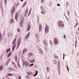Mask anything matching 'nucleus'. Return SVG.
<instances>
[{
    "label": "nucleus",
    "mask_w": 79,
    "mask_h": 79,
    "mask_svg": "<svg viewBox=\"0 0 79 79\" xmlns=\"http://www.w3.org/2000/svg\"><path fill=\"white\" fill-rule=\"evenodd\" d=\"M16 40V39H14V40H13L12 44H13V46L12 47V51L14 52V51L15 50V48L16 47V42H15Z\"/></svg>",
    "instance_id": "1"
},
{
    "label": "nucleus",
    "mask_w": 79,
    "mask_h": 79,
    "mask_svg": "<svg viewBox=\"0 0 79 79\" xmlns=\"http://www.w3.org/2000/svg\"><path fill=\"white\" fill-rule=\"evenodd\" d=\"M58 25L60 27H61V26H62V27H64V25L63 23V21H62L61 20L59 21L58 22Z\"/></svg>",
    "instance_id": "2"
},
{
    "label": "nucleus",
    "mask_w": 79,
    "mask_h": 79,
    "mask_svg": "<svg viewBox=\"0 0 79 79\" xmlns=\"http://www.w3.org/2000/svg\"><path fill=\"white\" fill-rule=\"evenodd\" d=\"M15 5H14V6L12 8H11V14H13L15 11Z\"/></svg>",
    "instance_id": "3"
},
{
    "label": "nucleus",
    "mask_w": 79,
    "mask_h": 79,
    "mask_svg": "<svg viewBox=\"0 0 79 79\" xmlns=\"http://www.w3.org/2000/svg\"><path fill=\"white\" fill-rule=\"evenodd\" d=\"M45 31L46 32H48L49 30V26H47L45 27Z\"/></svg>",
    "instance_id": "4"
},
{
    "label": "nucleus",
    "mask_w": 79,
    "mask_h": 79,
    "mask_svg": "<svg viewBox=\"0 0 79 79\" xmlns=\"http://www.w3.org/2000/svg\"><path fill=\"white\" fill-rule=\"evenodd\" d=\"M43 42L46 46H47L48 45V43L47 40H44V41H43Z\"/></svg>",
    "instance_id": "5"
},
{
    "label": "nucleus",
    "mask_w": 79,
    "mask_h": 79,
    "mask_svg": "<svg viewBox=\"0 0 79 79\" xmlns=\"http://www.w3.org/2000/svg\"><path fill=\"white\" fill-rule=\"evenodd\" d=\"M30 32H28V34H27V35H26V36L25 37V39H28V38H29V35H30Z\"/></svg>",
    "instance_id": "6"
},
{
    "label": "nucleus",
    "mask_w": 79,
    "mask_h": 79,
    "mask_svg": "<svg viewBox=\"0 0 79 79\" xmlns=\"http://www.w3.org/2000/svg\"><path fill=\"white\" fill-rule=\"evenodd\" d=\"M20 43H21V40H20V39H19V40H18V45L17 46V48L19 47Z\"/></svg>",
    "instance_id": "7"
},
{
    "label": "nucleus",
    "mask_w": 79,
    "mask_h": 79,
    "mask_svg": "<svg viewBox=\"0 0 79 79\" xmlns=\"http://www.w3.org/2000/svg\"><path fill=\"white\" fill-rule=\"evenodd\" d=\"M23 20H21V21H20V26L21 27H23Z\"/></svg>",
    "instance_id": "8"
},
{
    "label": "nucleus",
    "mask_w": 79,
    "mask_h": 79,
    "mask_svg": "<svg viewBox=\"0 0 79 79\" xmlns=\"http://www.w3.org/2000/svg\"><path fill=\"white\" fill-rule=\"evenodd\" d=\"M24 64L25 66H29L30 64L28 61H25Z\"/></svg>",
    "instance_id": "9"
},
{
    "label": "nucleus",
    "mask_w": 79,
    "mask_h": 79,
    "mask_svg": "<svg viewBox=\"0 0 79 79\" xmlns=\"http://www.w3.org/2000/svg\"><path fill=\"white\" fill-rule=\"evenodd\" d=\"M28 49L27 48H24L23 50V54H24L25 52H27Z\"/></svg>",
    "instance_id": "10"
},
{
    "label": "nucleus",
    "mask_w": 79,
    "mask_h": 79,
    "mask_svg": "<svg viewBox=\"0 0 79 79\" xmlns=\"http://www.w3.org/2000/svg\"><path fill=\"white\" fill-rule=\"evenodd\" d=\"M18 13H16L15 14V19L16 20H18Z\"/></svg>",
    "instance_id": "11"
},
{
    "label": "nucleus",
    "mask_w": 79,
    "mask_h": 79,
    "mask_svg": "<svg viewBox=\"0 0 79 79\" xmlns=\"http://www.w3.org/2000/svg\"><path fill=\"white\" fill-rule=\"evenodd\" d=\"M12 35V32H9V33L7 34L8 37H10Z\"/></svg>",
    "instance_id": "12"
},
{
    "label": "nucleus",
    "mask_w": 79,
    "mask_h": 79,
    "mask_svg": "<svg viewBox=\"0 0 79 79\" xmlns=\"http://www.w3.org/2000/svg\"><path fill=\"white\" fill-rule=\"evenodd\" d=\"M31 27L30 24H28V27L27 28V31H29L30 30V29H31Z\"/></svg>",
    "instance_id": "13"
},
{
    "label": "nucleus",
    "mask_w": 79,
    "mask_h": 79,
    "mask_svg": "<svg viewBox=\"0 0 79 79\" xmlns=\"http://www.w3.org/2000/svg\"><path fill=\"white\" fill-rule=\"evenodd\" d=\"M42 29V25H40L39 26V32H41Z\"/></svg>",
    "instance_id": "14"
},
{
    "label": "nucleus",
    "mask_w": 79,
    "mask_h": 79,
    "mask_svg": "<svg viewBox=\"0 0 79 79\" xmlns=\"http://www.w3.org/2000/svg\"><path fill=\"white\" fill-rule=\"evenodd\" d=\"M58 42V40H57V39H55L54 42H55V44H57Z\"/></svg>",
    "instance_id": "15"
},
{
    "label": "nucleus",
    "mask_w": 79,
    "mask_h": 79,
    "mask_svg": "<svg viewBox=\"0 0 79 79\" xmlns=\"http://www.w3.org/2000/svg\"><path fill=\"white\" fill-rule=\"evenodd\" d=\"M27 3V2H24L23 5H22V7H25V5H26Z\"/></svg>",
    "instance_id": "16"
},
{
    "label": "nucleus",
    "mask_w": 79,
    "mask_h": 79,
    "mask_svg": "<svg viewBox=\"0 0 79 79\" xmlns=\"http://www.w3.org/2000/svg\"><path fill=\"white\" fill-rule=\"evenodd\" d=\"M43 10V11H41V13L42 14H46V11L45 10Z\"/></svg>",
    "instance_id": "17"
},
{
    "label": "nucleus",
    "mask_w": 79,
    "mask_h": 79,
    "mask_svg": "<svg viewBox=\"0 0 79 79\" xmlns=\"http://www.w3.org/2000/svg\"><path fill=\"white\" fill-rule=\"evenodd\" d=\"M12 54V52H10L9 54H8V55H7V57H9L10 55H11V54Z\"/></svg>",
    "instance_id": "18"
},
{
    "label": "nucleus",
    "mask_w": 79,
    "mask_h": 79,
    "mask_svg": "<svg viewBox=\"0 0 79 79\" xmlns=\"http://www.w3.org/2000/svg\"><path fill=\"white\" fill-rule=\"evenodd\" d=\"M41 11H43L44 10V7L43 6H41Z\"/></svg>",
    "instance_id": "19"
},
{
    "label": "nucleus",
    "mask_w": 79,
    "mask_h": 79,
    "mask_svg": "<svg viewBox=\"0 0 79 79\" xmlns=\"http://www.w3.org/2000/svg\"><path fill=\"white\" fill-rule=\"evenodd\" d=\"M38 73V71L37 70L36 71L35 73V74H34V75H33V77H34V76H37V75Z\"/></svg>",
    "instance_id": "20"
},
{
    "label": "nucleus",
    "mask_w": 79,
    "mask_h": 79,
    "mask_svg": "<svg viewBox=\"0 0 79 79\" xmlns=\"http://www.w3.org/2000/svg\"><path fill=\"white\" fill-rule=\"evenodd\" d=\"M39 51L40 53H41V54H43V51L41 48L39 49Z\"/></svg>",
    "instance_id": "21"
},
{
    "label": "nucleus",
    "mask_w": 79,
    "mask_h": 79,
    "mask_svg": "<svg viewBox=\"0 0 79 79\" xmlns=\"http://www.w3.org/2000/svg\"><path fill=\"white\" fill-rule=\"evenodd\" d=\"M31 10H32V8H31H31L30 9V10H29V13L28 14V16L30 15V14H31Z\"/></svg>",
    "instance_id": "22"
},
{
    "label": "nucleus",
    "mask_w": 79,
    "mask_h": 79,
    "mask_svg": "<svg viewBox=\"0 0 79 79\" xmlns=\"http://www.w3.org/2000/svg\"><path fill=\"white\" fill-rule=\"evenodd\" d=\"M8 76H12V74H11V73H9L8 74H7V77H6V78H9Z\"/></svg>",
    "instance_id": "23"
},
{
    "label": "nucleus",
    "mask_w": 79,
    "mask_h": 79,
    "mask_svg": "<svg viewBox=\"0 0 79 79\" xmlns=\"http://www.w3.org/2000/svg\"><path fill=\"white\" fill-rule=\"evenodd\" d=\"M33 53H28V55L30 57H31V56L33 55Z\"/></svg>",
    "instance_id": "24"
},
{
    "label": "nucleus",
    "mask_w": 79,
    "mask_h": 79,
    "mask_svg": "<svg viewBox=\"0 0 79 79\" xmlns=\"http://www.w3.org/2000/svg\"><path fill=\"white\" fill-rule=\"evenodd\" d=\"M28 9L27 8V10H25V14H28Z\"/></svg>",
    "instance_id": "25"
},
{
    "label": "nucleus",
    "mask_w": 79,
    "mask_h": 79,
    "mask_svg": "<svg viewBox=\"0 0 79 79\" xmlns=\"http://www.w3.org/2000/svg\"><path fill=\"white\" fill-rule=\"evenodd\" d=\"M10 48H8V49H7V50H6V53H8L9 52H10Z\"/></svg>",
    "instance_id": "26"
},
{
    "label": "nucleus",
    "mask_w": 79,
    "mask_h": 79,
    "mask_svg": "<svg viewBox=\"0 0 79 79\" xmlns=\"http://www.w3.org/2000/svg\"><path fill=\"white\" fill-rule=\"evenodd\" d=\"M3 66H1L0 67V70H2L3 69Z\"/></svg>",
    "instance_id": "27"
},
{
    "label": "nucleus",
    "mask_w": 79,
    "mask_h": 79,
    "mask_svg": "<svg viewBox=\"0 0 79 79\" xmlns=\"http://www.w3.org/2000/svg\"><path fill=\"white\" fill-rule=\"evenodd\" d=\"M2 33H0V41L2 40Z\"/></svg>",
    "instance_id": "28"
},
{
    "label": "nucleus",
    "mask_w": 79,
    "mask_h": 79,
    "mask_svg": "<svg viewBox=\"0 0 79 79\" xmlns=\"http://www.w3.org/2000/svg\"><path fill=\"white\" fill-rule=\"evenodd\" d=\"M10 58H9V59H8L7 60V65H8V64H9V63L10 62Z\"/></svg>",
    "instance_id": "29"
},
{
    "label": "nucleus",
    "mask_w": 79,
    "mask_h": 79,
    "mask_svg": "<svg viewBox=\"0 0 79 79\" xmlns=\"http://www.w3.org/2000/svg\"><path fill=\"white\" fill-rule=\"evenodd\" d=\"M13 22H14V20H13V19H12L11 20H10V23H12Z\"/></svg>",
    "instance_id": "30"
},
{
    "label": "nucleus",
    "mask_w": 79,
    "mask_h": 79,
    "mask_svg": "<svg viewBox=\"0 0 79 79\" xmlns=\"http://www.w3.org/2000/svg\"><path fill=\"white\" fill-rule=\"evenodd\" d=\"M35 36L36 38H38V37H39V34H36L35 35Z\"/></svg>",
    "instance_id": "31"
},
{
    "label": "nucleus",
    "mask_w": 79,
    "mask_h": 79,
    "mask_svg": "<svg viewBox=\"0 0 79 79\" xmlns=\"http://www.w3.org/2000/svg\"><path fill=\"white\" fill-rule=\"evenodd\" d=\"M68 15L69 16L70 13V10H68L67 11Z\"/></svg>",
    "instance_id": "32"
},
{
    "label": "nucleus",
    "mask_w": 79,
    "mask_h": 79,
    "mask_svg": "<svg viewBox=\"0 0 79 79\" xmlns=\"http://www.w3.org/2000/svg\"><path fill=\"white\" fill-rule=\"evenodd\" d=\"M47 70L48 71H49V70H50V68L48 67H47Z\"/></svg>",
    "instance_id": "33"
},
{
    "label": "nucleus",
    "mask_w": 79,
    "mask_h": 79,
    "mask_svg": "<svg viewBox=\"0 0 79 79\" xmlns=\"http://www.w3.org/2000/svg\"><path fill=\"white\" fill-rule=\"evenodd\" d=\"M67 70H68V71H69V68L68 67V65H67Z\"/></svg>",
    "instance_id": "34"
},
{
    "label": "nucleus",
    "mask_w": 79,
    "mask_h": 79,
    "mask_svg": "<svg viewBox=\"0 0 79 79\" xmlns=\"http://www.w3.org/2000/svg\"><path fill=\"white\" fill-rule=\"evenodd\" d=\"M7 2V0H4V3L5 4H6Z\"/></svg>",
    "instance_id": "35"
},
{
    "label": "nucleus",
    "mask_w": 79,
    "mask_h": 79,
    "mask_svg": "<svg viewBox=\"0 0 79 79\" xmlns=\"http://www.w3.org/2000/svg\"><path fill=\"white\" fill-rule=\"evenodd\" d=\"M27 74L28 75H31V73L30 72H27Z\"/></svg>",
    "instance_id": "36"
},
{
    "label": "nucleus",
    "mask_w": 79,
    "mask_h": 79,
    "mask_svg": "<svg viewBox=\"0 0 79 79\" xmlns=\"http://www.w3.org/2000/svg\"><path fill=\"white\" fill-rule=\"evenodd\" d=\"M34 64H30V66H34Z\"/></svg>",
    "instance_id": "37"
},
{
    "label": "nucleus",
    "mask_w": 79,
    "mask_h": 79,
    "mask_svg": "<svg viewBox=\"0 0 79 79\" xmlns=\"http://www.w3.org/2000/svg\"><path fill=\"white\" fill-rule=\"evenodd\" d=\"M19 2H18L16 4V6L17 7H18V6H19Z\"/></svg>",
    "instance_id": "38"
},
{
    "label": "nucleus",
    "mask_w": 79,
    "mask_h": 79,
    "mask_svg": "<svg viewBox=\"0 0 79 79\" xmlns=\"http://www.w3.org/2000/svg\"><path fill=\"white\" fill-rule=\"evenodd\" d=\"M16 58H17V56H15V61H16Z\"/></svg>",
    "instance_id": "39"
},
{
    "label": "nucleus",
    "mask_w": 79,
    "mask_h": 79,
    "mask_svg": "<svg viewBox=\"0 0 79 79\" xmlns=\"http://www.w3.org/2000/svg\"><path fill=\"white\" fill-rule=\"evenodd\" d=\"M5 64H6V66H7V65H8L7 60V61L6 62V63H5Z\"/></svg>",
    "instance_id": "40"
},
{
    "label": "nucleus",
    "mask_w": 79,
    "mask_h": 79,
    "mask_svg": "<svg viewBox=\"0 0 79 79\" xmlns=\"http://www.w3.org/2000/svg\"><path fill=\"white\" fill-rule=\"evenodd\" d=\"M63 59L64 60V58L65 54H63Z\"/></svg>",
    "instance_id": "41"
},
{
    "label": "nucleus",
    "mask_w": 79,
    "mask_h": 79,
    "mask_svg": "<svg viewBox=\"0 0 79 79\" xmlns=\"http://www.w3.org/2000/svg\"><path fill=\"white\" fill-rule=\"evenodd\" d=\"M18 65L19 66V60L18 61Z\"/></svg>",
    "instance_id": "42"
},
{
    "label": "nucleus",
    "mask_w": 79,
    "mask_h": 79,
    "mask_svg": "<svg viewBox=\"0 0 79 79\" xmlns=\"http://www.w3.org/2000/svg\"><path fill=\"white\" fill-rule=\"evenodd\" d=\"M60 62V60H59L58 64V65H59V67Z\"/></svg>",
    "instance_id": "43"
},
{
    "label": "nucleus",
    "mask_w": 79,
    "mask_h": 79,
    "mask_svg": "<svg viewBox=\"0 0 79 79\" xmlns=\"http://www.w3.org/2000/svg\"><path fill=\"white\" fill-rule=\"evenodd\" d=\"M35 62V60H32L31 61V63H34V62Z\"/></svg>",
    "instance_id": "44"
},
{
    "label": "nucleus",
    "mask_w": 79,
    "mask_h": 79,
    "mask_svg": "<svg viewBox=\"0 0 79 79\" xmlns=\"http://www.w3.org/2000/svg\"><path fill=\"white\" fill-rule=\"evenodd\" d=\"M60 64H59V68L60 69V65L61 64H60Z\"/></svg>",
    "instance_id": "45"
},
{
    "label": "nucleus",
    "mask_w": 79,
    "mask_h": 79,
    "mask_svg": "<svg viewBox=\"0 0 79 79\" xmlns=\"http://www.w3.org/2000/svg\"><path fill=\"white\" fill-rule=\"evenodd\" d=\"M77 24H78V23H77L76 24V25H75V26H74V27H76V26H77Z\"/></svg>",
    "instance_id": "46"
},
{
    "label": "nucleus",
    "mask_w": 79,
    "mask_h": 79,
    "mask_svg": "<svg viewBox=\"0 0 79 79\" xmlns=\"http://www.w3.org/2000/svg\"><path fill=\"white\" fill-rule=\"evenodd\" d=\"M39 19H39V17H38V22H37V23H38Z\"/></svg>",
    "instance_id": "47"
},
{
    "label": "nucleus",
    "mask_w": 79,
    "mask_h": 79,
    "mask_svg": "<svg viewBox=\"0 0 79 79\" xmlns=\"http://www.w3.org/2000/svg\"><path fill=\"white\" fill-rule=\"evenodd\" d=\"M17 30H18V32H20L19 29H18Z\"/></svg>",
    "instance_id": "48"
},
{
    "label": "nucleus",
    "mask_w": 79,
    "mask_h": 79,
    "mask_svg": "<svg viewBox=\"0 0 79 79\" xmlns=\"http://www.w3.org/2000/svg\"><path fill=\"white\" fill-rule=\"evenodd\" d=\"M11 69H12L13 70H14L15 71V69H14L13 68H11Z\"/></svg>",
    "instance_id": "49"
},
{
    "label": "nucleus",
    "mask_w": 79,
    "mask_h": 79,
    "mask_svg": "<svg viewBox=\"0 0 79 79\" xmlns=\"http://www.w3.org/2000/svg\"><path fill=\"white\" fill-rule=\"evenodd\" d=\"M57 6H60V4L59 3H58L57 4Z\"/></svg>",
    "instance_id": "50"
},
{
    "label": "nucleus",
    "mask_w": 79,
    "mask_h": 79,
    "mask_svg": "<svg viewBox=\"0 0 79 79\" xmlns=\"http://www.w3.org/2000/svg\"><path fill=\"white\" fill-rule=\"evenodd\" d=\"M41 1L42 3L44 2V0H41Z\"/></svg>",
    "instance_id": "51"
},
{
    "label": "nucleus",
    "mask_w": 79,
    "mask_h": 79,
    "mask_svg": "<svg viewBox=\"0 0 79 79\" xmlns=\"http://www.w3.org/2000/svg\"><path fill=\"white\" fill-rule=\"evenodd\" d=\"M77 55H79V52H77Z\"/></svg>",
    "instance_id": "52"
},
{
    "label": "nucleus",
    "mask_w": 79,
    "mask_h": 79,
    "mask_svg": "<svg viewBox=\"0 0 79 79\" xmlns=\"http://www.w3.org/2000/svg\"><path fill=\"white\" fill-rule=\"evenodd\" d=\"M19 67L21 68V66L20 65V63L19 62Z\"/></svg>",
    "instance_id": "53"
},
{
    "label": "nucleus",
    "mask_w": 79,
    "mask_h": 79,
    "mask_svg": "<svg viewBox=\"0 0 79 79\" xmlns=\"http://www.w3.org/2000/svg\"><path fill=\"white\" fill-rule=\"evenodd\" d=\"M12 63L13 64H15V63L13 61H12Z\"/></svg>",
    "instance_id": "54"
},
{
    "label": "nucleus",
    "mask_w": 79,
    "mask_h": 79,
    "mask_svg": "<svg viewBox=\"0 0 79 79\" xmlns=\"http://www.w3.org/2000/svg\"><path fill=\"white\" fill-rule=\"evenodd\" d=\"M65 17H66V18H67V19H68V20H69V19H68V17H66V16H65Z\"/></svg>",
    "instance_id": "55"
},
{
    "label": "nucleus",
    "mask_w": 79,
    "mask_h": 79,
    "mask_svg": "<svg viewBox=\"0 0 79 79\" xmlns=\"http://www.w3.org/2000/svg\"><path fill=\"white\" fill-rule=\"evenodd\" d=\"M66 35H64V37L65 39H66Z\"/></svg>",
    "instance_id": "56"
},
{
    "label": "nucleus",
    "mask_w": 79,
    "mask_h": 79,
    "mask_svg": "<svg viewBox=\"0 0 79 79\" xmlns=\"http://www.w3.org/2000/svg\"><path fill=\"white\" fill-rule=\"evenodd\" d=\"M59 74H60V70H59Z\"/></svg>",
    "instance_id": "57"
},
{
    "label": "nucleus",
    "mask_w": 79,
    "mask_h": 79,
    "mask_svg": "<svg viewBox=\"0 0 79 79\" xmlns=\"http://www.w3.org/2000/svg\"><path fill=\"white\" fill-rule=\"evenodd\" d=\"M21 77H20V76H19V79H21Z\"/></svg>",
    "instance_id": "58"
},
{
    "label": "nucleus",
    "mask_w": 79,
    "mask_h": 79,
    "mask_svg": "<svg viewBox=\"0 0 79 79\" xmlns=\"http://www.w3.org/2000/svg\"><path fill=\"white\" fill-rule=\"evenodd\" d=\"M17 58H16V62H17Z\"/></svg>",
    "instance_id": "59"
},
{
    "label": "nucleus",
    "mask_w": 79,
    "mask_h": 79,
    "mask_svg": "<svg viewBox=\"0 0 79 79\" xmlns=\"http://www.w3.org/2000/svg\"><path fill=\"white\" fill-rule=\"evenodd\" d=\"M47 79H50L49 77H48Z\"/></svg>",
    "instance_id": "60"
},
{
    "label": "nucleus",
    "mask_w": 79,
    "mask_h": 79,
    "mask_svg": "<svg viewBox=\"0 0 79 79\" xmlns=\"http://www.w3.org/2000/svg\"><path fill=\"white\" fill-rule=\"evenodd\" d=\"M76 43L75 44V47H76Z\"/></svg>",
    "instance_id": "61"
},
{
    "label": "nucleus",
    "mask_w": 79,
    "mask_h": 79,
    "mask_svg": "<svg viewBox=\"0 0 79 79\" xmlns=\"http://www.w3.org/2000/svg\"><path fill=\"white\" fill-rule=\"evenodd\" d=\"M76 43L75 44V47H76Z\"/></svg>",
    "instance_id": "62"
},
{
    "label": "nucleus",
    "mask_w": 79,
    "mask_h": 79,
    "mask_svg": "<svg viewBox=\"0 0 79 79\" xmlns=\"http://www.w3.org/2000/svg\"><path fill=\"white\" fill-rule=\"evenodd\" d=\"M20 1H21V2H23V0H20Z\"/></svg>",
    "instance_id": "63"
},
{
    "label": "nucleus",
    "mask_w": 79,
    "mask_h": 79,
    "mask_svg": "<svg viewBox=\"0 0 79 79\" xmlns=\"http://www.w3.org/2000/svg\"><path fill=\"white\" fill-rule=\"evenodd\" d=\"M27 78H28V76H27Z\"/></svg>",
    "instance_id": "64"
}]
</instances>
